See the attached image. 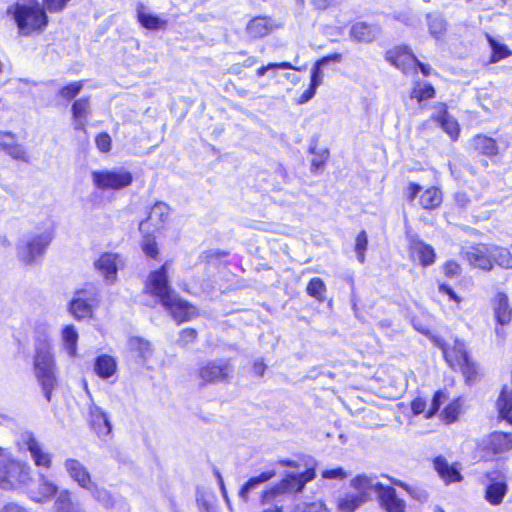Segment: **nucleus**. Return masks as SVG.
<instances>
[{"label": "nucleus", "instance_id": "obj_1", "mask_svg": "<svg viewBox=\"0 0 512 512\" xmlns=\"http://www.w3.org/2000/svg\"><path fill=\"white\" fill-rule=\"evenodd\" d=\"M6 13L15 22L18 34L23 37L40 34L48 25L45 8L37 1L17 2L9 6Z\"/></svg>", "mask_w": 512, "mask_h": 512}, {"label": "nucleus", "instance_id": "obj_2", "mask_svg": "<svg viewBox=\"0 0 512 512\" xmlns=\"http://www.w3.org/2000/svg\"><path fill=\"white\" fill-rule=\"evenodd\" d=\"M53 238L54 233L50 229L24 235L16 243L17 259L26 266L37 264L46 253Z\"/></svg>", "mask_w": 512, "mask_h": 512}, {"label": "nucleus", "instance_id": "obj_3", "mask_svg": "<svg viewBox=\"0 0 512 512\" xmlns=\"http://www.w3.org/2000/svg\"><path fill=\"white\" fill-rule=\"evenodd\" d=\"M315 477L313 469L287 475L280 483L267 490L262 495V501L268 502L274 497L284 493L300 492L305 484Z\"/></svg>", "mask_w": 512, "mask_h": 512}, {"label": "nucleus", "instance_id": "obj_4", "mask_svg": "<svg viewBox=\"0 0 512 512\" xmlns=\"http://www.w3.org/2000/svg\"><path fill=\"white\" fill-rule=\"evenodd\" d=\"M91 176L94 185L101 190H120L133 181L132 174L124 168L93 171Z\"/></svg>", "mask_w": 512, "mask_h": 512}, {"label": "nucleus", "instance_id": "obj_5", "mask_svg": "<svg viewBox=\"0 0 512 512\" xmlns=\"http://www.w3.org/2000/svg\"><path fill=\"white\" fill-rule=\"evenodd\" d=\"M444 357L452 368H460L467 382L473 381L477 376V368L465 350L462 342L456 341L453 347H442Z\"/></svg>", "mask_w": 512, "mask_h": 512}, {"label": "nucleus", "instance_id": "obj_6", "mask_svg": "<svg viewBox=\"0 0 512 512\" xmlns=\"http://www.w3.org/2000/svg\"><path fill=\"white\" fill-rule=\"evenodd\" d=\"M98 303V292L92 287H85L75 292L69 304L70 313L78 320L91 317Z\"/></svg>", "mask_w": 512, "mask_h": 512}, {"label": "nucleus", "instance_id": "obj_7", "mask_svg": "<svg viewBox=\"0 0 512 512\" xmlns=\"http://www.w3.org/2000/svg\"><path fill=\"white\" fill-rule=\"evenodd\" d=\"M0 450V481L11 486L17 483H27L31 478V469L27 464L9 459Z\"/></svg>", "mask_w": 512, "mask_h": 512}, {"label": "nucleus", "instance_id": "obj_8", "mask_svg": "<svg viewBox=\"0 0 512 512\" xmlns=\"http://www.w3.org/2000/svg\"><path fill=\"white\" fill-rule=\"evenodd\" d=\"M168 266L166 262L158 270L151 272L145 286L146 291L158 298L161 304L169 303V297L175 293L168 282Z\"/></svg>", "mask_w": 512, "mask_h": 512}, {"label": "nucleus", "instance_id": "obj_9", "mask_svg": "<svg viewBox=\"0 0 512 512\" xmlns=\"http://www.w3.org/2000/svg\"><path fill=\"white\" fill-rule=\"evenodd\" d=\"M230 374L229 365L223 360L209 361L198 369V379L201 385L225 380Z\"/></svg>", "mask_w": 512, "mask_h": 512}, {"label": "nucleus", "instance_id": "obj_10", "mask_svg": "<svg viewBox=\"0 0 512 512\" xmlns=\"http://www.w3.org/2000/svg\"><path fill=\"white\" fill-rule=\"evenodd\" d=\"M385 58L389 63L406 74L411 71L415 72L416 63H419V60L414 56V54L404 46H398L388 50Z\"/></svg>", "mask_w": 512, "mask_h": 512}, {"label": "nucleus", "instance_id": "obj_11", "mask_svg": "<svg viewBox=\"0 0 512 512\" xmlns=\"http://www.w3.org/2000/svg\"><path fill=\"white\" fill-rule=\"evenodd\" d=\"M0 152H5L12 159L29 163L30 157L25 147L17 140L15 133L0 130Z\"/></svg>", "mask_w": 512, "mask_h": 512}, {"label": "nucleus", "instance_id": "obj_12", "mask_svg": "<svg viewBox=\"0 0 512 512\" xmlns=\"http://www.w3.org/2000/svg\"><path fill=\"white\" fill-rule=\"evenodd\" d=\"M490 484L486 488L485 498L492 505L502 502L507 492L506 475L502 471H491L486 474Z\"/></svg>", "mask_w": 512, "mask_h": 512}, {"label": "nucleus", "instance_id": "obj_13", "mask_svg": "<svg viewBox=\"0 0 512 512\" xmlns=\"http://www.w3.org/2000/svg\"><path fill=\"white\" fill-rule=\"evenodd\" d=\"M170 217V208L164 202L155 203L145 221L140 222L139 230L141 232H148L150 227L155 231L164 228Z\"/></svg>", "mask_w": 512, "mask_h": 512}, {"label": "nucleus", "instance_id": "obj_14", "mask_svg": "<svg viewBox=\"0 0 512 512\" xmlns=\"http://www.w3.org/2000/svg\"><path fill=\"white\" fill-rule=\"evenodd\" d=\"M119 262L117 254L104 253L95 261L94 266L107 283L113 284L117 279Z\"/></svg>", "mask_w": 512, "mask_h": 512}, {"label": "nucleus", "instance_id": "obj_15", "mask_svg": "<svg viewBox=\"0 0 512 512\" xmlns=\"http://www.w3.org/2000/svg\"><path fill=\"white\" fill-rule=\"evenodd\" d=\"M168 302L169 303H162V306L178 323L189 320L191 315L195 312L194 307L180 299L176 293L169 297Z\"/></svg>", "mask_w": 512, "mask_h": 512}, {"label": "nucleus", "instance_id": "obj_16", "mask_svg": "<svg viewBox=\"0 0 512 512\" xmlns=\"http://www.w3.org/2000/svg\"><path fill=\"white\" fill-rule=\"evenodd\" d=\"M464 257L470 265L483 270L492 269L491 251L485 245L469 247Z\"/></svg>", "mask_w": 512, "mask_h": 512}, {"label": "nucleus", "instance_id": "obj_17", "mask_svg": "<svg viewBox=\"0 0 512 512\" xmlns=\"http://www.w3.org/2000/svg\"><path fill=\"white\" fill-rule=\"evenodd\" d=\"M71 112L74 129L85 132L88 117L92 113L90 99L88 97H84L74 101Z\"/></svg>", "mask_w": 512, "mask_h": 512}, {"label": "nucleus", "instance_id": "obj_18", "mask_svg": "<svg viewBox=\"0 0 512 512\" xmlns=\"http://www.w3.org/2000/svg\"><path fill=\"white\" fill-rule=\"evenodd\" d=\"M51 370H55V361L49 343L43 341L35 348L34 371L36 374Z\"/></svg>", "mask_w": 512, "mask_h": 512}, {"label": "nucleus", "instance_id": "obj_19", "mask_svg": "<svg viewBox=\"0 0 512 512\" xmlns=\"http://www.w3.org/2000/svg\"><path fill=\"white\" fill-rule=\"evenodd\" d=\"M89 413L92 428L95 430L98 436L105 437L110 435L112 431V425L107 414L102 410V408L92 404L89 408Z\"/></svg>", "mask_w": 512, "mask_h": 512}, {"label": "nucleus", "instance_id": "obj_20", "mask_svg": "<svg viewBox=\"0 0 512 512\" xmlns=\"http://www.w3.org/2000/svg\"><path fill=\"white\" fill-rule=\"evenodd\" d=\"M66 471L69 476L82 488L92 489L93 483L86 467L75 459H68L65 462Z\"/></svg>", "mask_w": 512, "mask_h": 512}, {"label": "nucleus", "instance_id": "obj_21", "mask_svg": "<svg viewBox=\"0 0 512 512\" xmlns=\"http://www.w3.org/2000/svg\"><path fill=\"white\" fill-rule=\"evenodd\" d=\"M376 486L380 488L379 499L387 512H405V502L397 497L394 488L385 487L383 484Z\"/></svg>", "mask_w": 512, "mask_h": 512}, {"label": "nucleus", "instance_id": "obj_22", "mask_svg": "<svg viewBox=\"0 0 512 512\" xmlns=\"http://www.w3.org/2000/svg\"><path fill=\"white\" fill-rule=\"evenodd\" d=\"M381 33V28L375 24L366 22H357L352 25L350 30L351 37L356 42L370 43L374 41Z\"/></svg>", "mask_w": 512, "mask_h": 512}, {"label": "nucleus", "instance_id": "obj_23", "mask_svg": "<svg viewBox=\"0 0 512 512\" xmlns=\"http://www.w3.org/2000/svg\"><path fill=\"white\" fill-rule=\"evenodd\" d=\"M409 246L412 257L418 259L423 266L434 263L435 252L432 246L415 237L410 239Z\"/></svg>", "mask_w": 512, "mask_h": 512}, {"label": "nucleus", "instance_id": "obj_24", "mask_svg": "<svg viewBox=\"0 0 512 512\" xmlns=\"http://www.w3.org/2000/svg\"><path fill=\"white\" fill-rule=\"evenodd\" d=\"M136 13L139 23L148 30H161L165 29L167 26L166 19L150 13L147 7L142 3H138Z\"/></svg>", "mask_w": 512, "mask_h": 512}, {"label": "nucleus", "instance_id": "obj_25", "mask_svg": "<svg viewBox=\"0 0 512 512\" xmlns=\"http://www.w3.org/2000/svg\"><path fill=\"white\" fill-rule=\"evenodd\" d=\"M438 109L439 113L433 115L431 120L439 124L452 139H456L459 134L457 121L447 113L445 104H439Z\"/></svg>", "mask_w": 512, "mask_h": 512}, {"label": "nucleus", "instance_id": "obj_26", "mask_svg": "<svg viewBox=\"0 0 512 512\" xmlns=\"http://www.w3.org/2000/svg\"><path fill=\"white\" fill-rule=\"evenodd\" d=\"M273 28L274 25L270 18L255 17L248 22L246 31L251 38L257 39L267 36Z\"/></svg>", "mask_w": 512, "mask_h": 512}, {"label": "nucleus", "instance_id": "obj_27", "mask_svg": "<svg viewBox=\"0 0 512 512\" xmlns=\"http://www.w3.org/2000/svg\"><path fill=\"white\" fill-rule=\"evenodd\" d=\"M128 348L141 364L146 363L153 354V349L149 341L141 337H131L128 340Z\"/></svg>", "mask_w": 512, "mask_h": 512}, {"label": "nucleus", "instance_id": "obj_28", "mask_svg": "<svg viewBox=\"0 0 512 512\" xmlns=\"http://www.w3.org/2000/svg\"><path fill=\"white\" fill-rule=\"evenodd\" d=\"M95 373L102 379H108L117 371V361L110 355H100L95 359Z\"/></svg>", "mask_w": 512, "mask_h": 512}, {"label": "nucleus", "instance_id": "obj_29", "mask_svg": "<svg viewBox=\"0 0 512 512\" xmlns=\"http://www.w3.org/2000/svg\"><path fill=\"white\" fill-rule=\"evenodd\" d=\"M434 468L446 483L461 480V474L458 469L454 465H450L443 457H436L434 459Z\"/></svg>", "mask_w": 512, "mask_h": 512}, {"label": "nucleus", "instance_id": "obj_30", "mask_svg": "<svg viewBox=\"0 0 512 512\" xmlns=\"http://www.w3.org/2000/svg\"><path fill=\"white\" fill-rule=\"evenodd\" d=\"M494 312L497 322L501 325L511 321L512 309L509 306L508 298L504 293H498L494 299Z\"/></svg>", "mask_w": 512, "mask_h": 512}, {"label": "nucleus", "instance_id": "obj_31", "mask_svg": "<svg viewBox=\"0 0 512 512\" xmlns=\"http://www.w3.org/2000/svg\"><path fill=\"white\" fill-rule=\"evenodd\" d=\"M35 376L39 385L41 386L42 392L46 400L50 402L52 392L58 385L55 370L36 373Z\"/></svg>", "mask_w": 512, "mask_h": 512}, {"label": "nucleus", "instance_id": "obj_32", "mask_svg": "<svg viewBox=\"0 0 512 512\" xmlns=\"http://www.w3.org/2000/svg\"><path fill=\"white\" fill-rule=\"evenodd\" d=\"M275 476V471L269 470L262 472L260 475L251 477L240 489L239 491V497L243 501L248 500L249 493L259 487L261 484L269 481L271 478Z\"/></svg>", "mask_w": 512, "mask_h": 512}, {"label": "nucleus", "instance_id": "obj_33", "mask_svg": "<svg viewBox=\"0 0 512 512\" xmlns=\"http://www.w3.org/2000/svg\"><path fill=\"white\" fill-rule=\"evenodd\" d=\"M63 347L69 357L77 354L78 333L73 325H67L62 330Z\"/></svg>", "mask_w": 512, "mask_h": 512}, {"label": "nucleus", "instance_id": "obj_34", "mask_svg": "<svg viewBox=\"0 0 512 512\" xmlns=\"http://www.w3.org/2000/svg\"><path fill=\"white\" fill-rule=\"evenodd\" d=\"M471 146L474 150L484 155H495L497 153V145L494 139L477 135L471 140Z\"/></svg>", "mask_w": 512, "mask_h": 512}, {"label": "nucleus", "instance_id": "obj_35", "mask_svg": "<svg viewBox=\"0 0 512 512\" xmlns=\"http://www.w3.org/2000/svg\"><path fill=\"white\" fill-rule=\"evenodd\" d=\"M420 205L423 209H435L442 202V193L436 187H430L420 196Z\"/></svg>", "mask_w": 512, "mask_h": 512}, {"label": "nucleus", "instance_id": "obj_36", "mask_svg": "<svg viewBox=\"0 0 512 512\" xmlns=\"http://www.w3.org/2000/svg\"><path fill=\"white\" fill-rule=\"evenodd\" d=\"M364 502L362 494H348L338 499L337 507L340 512H354Z\"/></svg>", "mask_w": 512, "mask_h": 512}, {"label": "nucleus", "instance_id": "obj_37", "mask_svg": "<svg viewBox=\"0 0 512 512\" xmlns=\"http://www.w3.org/2000/svg\"><path fill=\"white\" fill-rule=\"evenodd\" d=\"M484 448H512V433L499 431L491 433Z\"/></svg>", "mask_w": 512, "mask_h": 512}, {"label": "nucleus", "instance_id": "obj_38", "mask_svg": "<svg viewBox=\"0 0 512 512\" xmlns=\"http://www.w3.org/2000/svg\"><path fill=\"white\" fill-rule=\"evenodd\" d=\"M486 38L492 49V55L490 59L491 63L499 62L500 60L510 55V51L508 50L506 45L499 43L489 34H486Z\"/></svg>", "mask_w": 512, "mask_h": 512}, {"label": "nucleus", "instance_id": "obj_39", "mask_svg": "<svg viewBox=\"0 0 512 512\" xmlns=\"http://www.w3.org/2000/svg\"><path fill=\"white\" fill-rule=\"evenodd\" d=\"M428 27L431 35L435 38L441 37L446 31V22L438 14H428Z\"/></svg>", "mask_w": 512, "mask_h": 512}, {"label": "nucleus", "instance_id": "obj_40", "mask_svg": "<svg viewBox=\"0 0 512 512\" xmlns=\"http://www.w3.org/2000/svg\"><path fill=\"white\" fill-rule=\"evenodd\" d=\"M351 484L355 489L361 491L362 495L367 490H375L378 492V495H380V488L376 486L380 483L375 482L373 478L367 477L365 475H358L352 480Z\"/></svg>", "mask_w": 512, "mask_h": 512}, {"label": "nucleus", "instance_id": "obj_41", "mask_svg": "<svg viewBox=\"0 0 512 512\" xmlns=\"http://www.w3.org/2000/svg\"><path fill=\"white\" fill-rule=\"evenodd\" d=\"M504 268H512V255L506 248H494L491 251V259Z\"/></svg>", "mask_w": 512, "mask_h": 512}, {"label": "nucleus", "instance_id": "obj_42", "mask_svg": "<svg viewBox=\"0 0 512 512\" xmlns=\"http://www.w3.org/2000/svg\"><path fill=\"white\" fill-rule=\"evenodd\" d=\"M306 290L311 297H314L317 300H323L326 292V286L322 279L315 277L310 280Z\"/></svg>", "mask_w": 512, "mask_h": 512}, {"label": "nucleus", "instance_id": "obj_43", "mask_svg": "<svg viewBox=\"0 0 512 512\" xmlns=\"http://www.w3.org/2000/svg\"><path fill=\"white\" fill-rule=\"evenodd\" d=\"M435 95V90L432 85L425 84L421 86L417 84L416 87L413 88L411 92V98L417 99L418 102H421L426 99L433 98Z\"/></svg>", "mask_w": 512, "mask_h": 512}, {"label": "nucleus", "instance_id": "obj_44", "mask_svg": "<svg viewBox=\"0 0 512 512\" xmlns=\"http://www.w3.org/2000/svg\"><path fill=\"white\" fill-rule=\"evenodd\" d=\"M93 497L105 507H111L114 505V500L111 494L104 488H98L93 484L92 489H88Z\"/></svg>", "mask_w": 512, "mask_h": 512}, {"label": "nucleus", "instance_id": "obj_45", "mask_svg": "<svg viewBox=\"0 0 512 512\" xmlns=\"http://www.w3.org/2000/svg\"><path fill=\"white\" fill-rule=\"evenodd\" d=\"M82 88H83V82L76 81V82L70 83V84L62 87L59 90V95L61 97L65 98L66 100H72L79 94V92L81 91Z\"/></svg>", "mask_w": 512, "mask_h": 512}, {"label": "nucleus", "instance_id": "obj_46", "mask_svg": "<svg viewBox=\"0 0 512 512\" xmlns=\"http://www.w3.org/2000/svg\"><path fill=\"white\" fill-rule=\"evenodd\" d=\"M448 396L443 391H437L431 401L430 407L425 414V418H431L439 410L440 406L446 402Z\"/></svg>", "mask_w": 512, "mask_h": 512}, {"label": "nucleus", "instance_id": "obj_47", "mask_svg": "<svg viewBox=\"0 0 512 512\" xmlns=\"http://www.w3.org/2000/svg\"><path fill=\"white\" fill-rule=\"evenodd\" d=\"M142 249L144 253L151 258H156L158 255V247L155 241V237L149 233L144 235L142 241Z\"/></svg>", "mask_w": 512, "mask_h": 512}, {"label": "nucleus", "instance_id": "obj_48", "mask_svg": "<svg viewBox=\"0 0 512 512\" xmlns=\"http://www.w3.org/2000/svg\"><path fill=\"white\" fill-rule=\"evenodd\" d=\"M57 512H78L74 510L68 491L59 494L55 502Z\"/></svg>", "mask_w": 512, "mask_h": 512}, {"label": "nucleus", "instance_id": "obj_49", "mask_svg": "<svg viewBox=\"0 0 512 512\" xmlns=\"http://www.w3.org/2000/svg\"><path fill=\"white\" fill-rule=\"evenodd\" d=\"M368 238L365 231H361L356 237L355 252L359 262L365 261V251L367 249Z\"/></svg>", "mask_w": 512, "mask_h": 512}, {"label": "nucleus", "instance_id": "obj_50", "mask_svg": "<svg viewBox=\"0 0 512 512\" xmlns=\"http://www.w3.org/2000/svg\"><path fill=\"white\" fill-rule=\"evenodd\" d=\"M32 460L38 467L49 468L51 457L44 450H29Z\"/></svg>", "mask_w": 512, "mask_h": 512}, {"label": "nucleus", "instance_id": "obj_51", "mask_svg": "<svg viewBox=\"0 0 512 512\" xmlns=\"http://www.w3.org/2000/svg\"><path fill=\"white\" fill-rule=\"evenodd\" d=\"M460 401L459 399L451 402L449 405H447L443 411V416L446 422L451 423L454 422L460 413Z\"/></svg>", "mask_w": 512, "mask_h": 512}, {"label": "nucleus", "instance_id": "obj_52", "mask_svg": "<svg viewBox=\"0 0 512 512\" xmlns=\"http://www.w3.org/2000/svg\"><path fill=\"white\" fill-rule=\"evenodd\" d=\"M294 512H329L326 505L322 501L304 503L298 505Z\"/></svg>", "mask_w": 512, "mask_h": 512}, {"label": "nucleus", "instance_id": "obj_53", "mask_svg": "<svg viewBox=\"0 0 512 512\" xmlns=\"http://www.w3.org/2000/svg\"><path fill=\"white\" fill-rule=\"evenodd\" d=\"M43 7L50 13L63 11L71 0H42Z\"/></svg>", "mask_w": 512, "mask_h": 512}, {"label": "nucleus", "instance_id": "obj_54", "mask_svg": "<svg viewBox=\"0 0 512 512\" xmlns=\"http://www.w3.org/2000/svg\"><path fill=\"white\" fill-rule=\"evenodd\" d=\"M272 69H295V67L289 62L269 63L266 66L258 68L256 71V75L258 77H262L266 74L267 71Z\"/></svg>", "mask_w": 512, "mask_h": 512}, {"label": "nucleus", "instance_id": "obj_55", "mask_svg": "<svg viewBox=\"0 0 512 512\" xmlns=\"http://www.w3.org/2000/svg\"><path fill=\"white\" fill-rule=\"evenodd\" d=\"M19 448H38L37 441L31 432H23L18 439Z\"/></svg>", "mask_w": 512, "mask_h": 512}, {"label": "nucleus", "instance_id": "obj_56", "mask_svg": "<svg viewBox=\"0 0 512 512\" xmlns=\"http://www.w3.org/2000/svg\"><path fill=\"white\" fill-rule=\"evenodd\" d=\"M111 137L107 133H100L96 136L95 143L101 152H109L111 149Z\"/></svg>", "mask_w": 512, "mask_h": 512}, {"label": "nucleus", "instance_id": "obj_57", "mask_svg": "<svg viewBox=\"0 0 512 512\" xmlns=\"http://www.w3.org/2000/svg\"><path fill=\"white\" fill-rule=\"evenodd\" d=\"M39 491L44 497L50 498L57 493L58 488L54 483L43 478L39 486Z\"/></svg>", "mask_w": 512, "mask_h": 512}, {"label": "nucleus", "instance_id": "obj_58", "mask_svg": "<svg viewBox=\"0 0 512 512\" xmlns=\"http://www.w3.org/2000/svg\"><path fill=\"white\" fill-rule=\"evenodd\" d=\"M322 67H324V65H319L318 61H317L311 71V83L310 84L316 88H318L323 81Z\"/></svg>", "mask_w": 512, "mask_h": 512}, {"label": "nucleus", "instance_id": "obj_59", "mask_svg": "<svg viewBox=\"0 0 512 512\" xmlns=\"http://www.w3.org/2000/svg\"><path fill=\"white\" fill-rule=\"evenodd\" d=\"M443 269H444L445 275L448 277H451V278L456 277V276L460 275V273H461V267L455 261H447L444 264Z\"/></svg>", "mask_w": 512, "mask_h": 512}, {"label": "nucleus", "instance_id": "obj_60", "mask_svg": "<svg viewBox=\"0 0 512 512\" xmlns=\"http://www.w3.org/2000/svg\"><path fill=\"white\" fill-rule=\"evenodd\" d=\"M322 477L326 479H343L346 477V473L341 467H337L323 470Z\"/></svg>", "mask_w": 512, "mask_h": 512}, {"label": "nucleus", "instance_id": "obj_61", "mask_svg": "<svg viewBox=\"0 0 512 512\" xmlns=\"http://www.w3.org/2000/svg\"><path fill=\"white\" fill-rule=\"evenodd\" d=\"M196 335L197 333L194 329H184L180 333V343L182 345H187L195 340Z\"/></svg>", "mask_w": 512, "mask_h": 512}, {"label": "nucleus", "instance_id": "obj_62", "mask_svg": "<svg viewBox=\"0 0 512 512\" xmlns=\"http://www.w3.org/2000/svg\"><path fill=\"white\" fill-rule=\"evenodd\" d=\"M425 408L426 402L421 398H416L411 402V409L416 415L423 413Z\"/></svg>", "mask_w": 512, "mask_h": 512}, {"label": "nucleus", "instance_id": "obj_63", "mask_svg": "<svg viewBox=\"0 0 512 512\" xmlns=\"http://www.w3.org/2000/svg\"><path fill=\"white\" fill-rule=\"evenodd\" d=\"M317 88L310 84V87L302 93L299 99V103L303 104L312 99L316 93Z\"/></svg>", "mask_w": 512, "mask_h": 512}, {"label": "nucleus", "instance_id": "obj_64", "mask_svg": "<svg viewBox=\"0 0 512 512\" xmlns=\"http://www.w3.org/2000/svg\"><path fill=\"white\" fill-rule=\"evenodd\" d=\"M421 186L419 184H416V183H410L409 187H408V200L409 201H413L416 196L419 194V192L421 191Z\"/></svg>", "mask_w": 512, "mask_h": 512}]
</instances>
